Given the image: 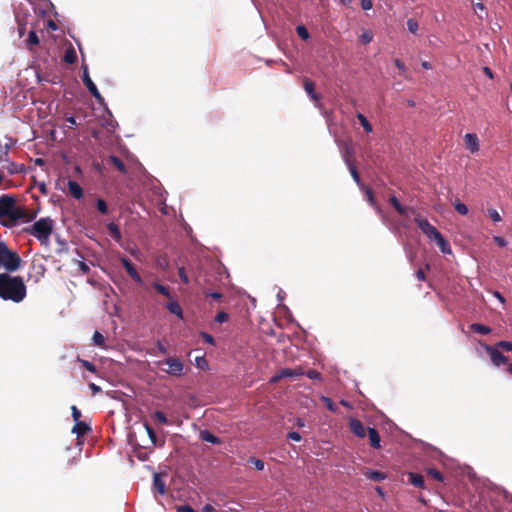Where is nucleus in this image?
<instances>
[{
    "mask_svg": "<svg viewBox=\"0 0 512 512\" xmlns=\"http://www.w3.org/2000/svg\"><path fill=\"white\" fill-rule=\"evenodd\" d=\"M306 375L309 379H312V380L321 379V374L317 370H314V369L307 371Z\"/></svg>",
    "mask_w": 512,
    "mask_h": 512,
    "instance_id": "nucleus-52",
    "label": "nucleus"
},
{
    "mask_svg": "<svg viewBox=\"0 0 512 512\" xmlns=\"http://www.w3.org/2000/svg\"><path fill=\"white\" fill-rule=\"evenodd\" d=\"M200 512H215V508L211 504H206Z\"/></svg>",
    "mask_w": 512,
    "mask_h": 512,
    "instance_id": "nucleus-64",
    "label": "nucleus"
},
{
    "mask_svg": "<svg viewBox=\"0 0 512 512\" xmlns=\"http://www.w3.org/2000/svg\"><path fill=\"white\" fill-rule=\"evenodd\" d=\"M157 366L165 364L168 366L167 369H162L165 373L170 376L180 377L184 374V365L183 362L176 357H168L163 361L155 362Z\"/></svg>",
    "mask_w": 512,
    "mask_h": 512,
    "instance_id": "nucleus-5",
    "label": "nucleus"
},
{
    "mask_svg": "<svg viewBox=\"0 0 512 512\" xmlns=\"http://www.w3.org/2000/svg\"><path fill=\"white\" fill-rule=\"evenodd\" d=\"M321 401L323 402V404L326 406V408L331 411V412H337L338 411V407L336 406V404L331 400V398L327 397V396H322L321 397Z\"/></svg>",
    "mask_w": 512,
    "mask_h": 512,
    "instance_id": "nucleus-34",
    "label": "nucleus"
},
{
    "mask_svg": "<svg viewBox=\"0 0 512 512\" xmlns=\"http://www.w3.org/2000/svg\"><path fill=\"white\" fill-rule=\"evenodd\" d=\"M78 362H80L81 365L89 372H91V373L97 372V368L92 362H90L88 360L80 359V358H78Z\"/></svg>",
    "mask_w": 512,
    "mask_h": 512,
    "instance_id": "nucleus-38",
    "label": "nucleus"
},
{
    "mask_svg": "<svg viewBox=\"0 0 512 512\" xmlns=\"http://www.w3.org/2000/svg\"><path fill=\"white\" fill-rule=\"evenodd\" d=\"M426 472L429 476H431L432 478L439 482H442L444 480L442 473L435 468H428Z\"/></svg>",
    "mask_w": 512,
    "mask_h": 512,
    "instance_id": "nucleus-37",
    "label": "nucleus"
},
{
    "mask_svg": "<svg viewBox=\"0 0 512 512\" xmlns=\"http://www.w3.org/2000/svg\"><path fill=\"white\" fill-rule=\"evenodd\" d=\"M166 308L169 310L170 313L176 315L178 318L183 317L182 308L177 301H171L167 303Z\"/></svg>",
    "mask_w": 512,
    "mask_h": 512,
    "instance_id": "nucleus-25",
    "label": "nucleus"
},
{
    "mask_svg": "<svg viewBox=\"0 0 512 512\" xmlns=\"http://www.w3.org/2000/svg\"><path fill=\"white\" fill-rule=\"evenodd\" d=\"M356 117L366 133H371L373 131L372 125L362 113H358Z\"/></svg>",
    "mask_w": 512,
    "mask_h": 512,
    "instance_id": "nucleus-29",
    "label": "nucleus"
},
{
    "mask_svg": "<svg viewBox=\"0 0 512 512\" xmlns=\"http://www.w3.org/2000/svg\"><path fill=\"white\" fill-rule=\"evenodd\" d=\"M200 438H201V440L211 443V444H219L220 443V439L217 436H215L214 434H212L211 432H209L208 430H202L200 432Z\"/></svg>",
    "mask_w": 512,
    "mask_h": 512,
    "instance_id": "nucleus-24",
    "label": "nucleus"
},
{
    "mask_svg": "<svg viewBox=\"0 0 512 512\" xmlns=\"http://www.w3.org/2000/svg\"><path fill=\"white\" fill-rule=\"evenodd\" d=\"M71 412H72V418L75 422H78L80 421V417H81V411L75 406L73 405L71 407Z\"/></svg>",
    "mask_w": 512,
    "mask_h": 512,
    "instance_id": "nucleus-54",
    "label": "nucleus"
},
{
    "mask_svg": "<svg viewBox=\"0 0 512 512\" xmlns=\"http://www.w3.org/2000/svg\"><path fill=\"white\" fill-rule=\"evenodd\" d=\"M496 347L502 348L505 351H512V342L509 341H500L495 344Z\"/></svg>",
    "mask_w": 512,
    "mask_h": 512,
    "instance_id": "nucleus-48",
    "label": "nucleus"
},
{
    "mask_svg": "<svg viewBox=\"0 0 512 512\" xmlns=\"http://www.w3.org/2000/svg\"><path fill=\"white\" fill-rule=\"evenodd\" d=\"M373 39V35L370 31H364L362 33V35L360 36V41L363 43V44H368L372 41Z\"/></svg>",
    "mask_w": 512,
    "mask_h": 512,
    "instance_id": "nucleus-46",
    "label": "nucleus"
},
{
    "mask_svg": "<svg viewBox=\"0 0 512 512\" xmlns=\"http://www.w3.org/2000/svg\"><path fill=\"white\" fill-rule=\"evenodd\" d=\"M178 275L181 279V281L184 283V284H188L189 283V278L186 274V271H185V268L184 267H180L178 269Z\"/></svg>",
    "mask_w": 512,
    "mask_h": 512,
    "instance_id": "nucleus-51",
    "label": "nucleus"
},
{
    "mask_svg": "<svg viewBox=\"0 0 512 512\" xmlns=\"http://www.w3.org/2000/svg\"><path fill=\"white\" fill-rule=\"evenodd\" d=\"M367 434H368L370 445L375 449H379L381 447V444H380L381 439H380V435H379L378 431L373 427H368Z\"/></svg>",
    "mask_w": 512,
    "mask_h": 512,
    "instance_id": "nucleus-13",
    "label": "nucleus"
},
{
    "mask_svg": "<svg viewBox=\"0 0 512 512\" xmlns=\"http://www.w3.org/2000/svg\"><path fill=\"white\" fill-rule=\"evenodd\" d=\"M287 437H288V439L297 441V442L301 440V435L295 431L289 432Z\"/></svg>",
    "mask_w": 512,
    "mask_h": 512,
    "instance_id": "nucleus-60",
    "label": "nucleus"
},
{
    "mask_svg": "<svg viewBox=\"0 0 512 512\" xmlns=\"http://www.w3.org/2000/svg\"><path fill=\"white\" fill-rule=\"evenodd\" d=\"M27 289L21 276H12L8 272L0 274V298L20 303L26 297Z\"/></svg>",
    "mask_w": 512,
    "mask_h": 512,
    "instance_id": "nucleus-1",
    "label": "nucleus"
},
{
    "mask_svg": "<svg viewBox=\"0 0 512 512\" xmlns=\"http://www.w3.org/2000/svg\"><path fill=\"white\" fill-rule=\"evenodd\" d=\"M349 428L351 432L359 438H364L366 436L367 429L364 427L363 423L356 418L349 419Z\"/></svg>",
    "mask_w": 512,
    "mask_h": 512,
    "instance_id": "nucleus-8",
    "label": "nucleus"
},
{
    "mask_svg": "<svg viewBox=\"0 0 512 512\" xmlns=\"http://www.w3.org/2000/svg\"><path fill=\"white\" fill-rule=\"evenodd\" d=\"M430 240L437 241L442 234L435 228L431 229V231L426 235Z\"/></svg>",
    "mask_w": 512,
    "mask_h": 512,
    "instance_id": "nucleus-50",
    "label": "nucleus"
},
{
    "mask_svg": "<svg viewBox=\"0 0 512 512\" xmlns=\"http://www.w3.org/2000/svg\"><path fill=\"white\" fill-rule=\"evenodd\" d=\"M27 210L16 206L15 199L10 195L0 197V218L1 223L6 227H14L20 219L25 217Z\"/></svg>",
    "mask_w": 512,
    "mask_h": 512,
    "instance_id": "nucleus-2",
    "label": "nucleus"
},
{
    "mask_svg": "<svg viewBox=\"0 0 512 512\" xmlns=\"http://www.w3.org/2000/svg\"><path fill=\"white\" fill-rule=\"evenodd\" d=\"M91 430V427L83 421L75 422V425L72 428V432L77 436H83Z\"/></svg>",
    "mask_w": 512,
    "mask_h": 512,
    "instance_id": "nucleus-21",
    "label": "nucleus"
},
{
    "mask_svg": "<svg viewBox=\"0 0 512 512\" xmlns=\"http://www.w3.org/2000/svg\"><path fill=\"white\" fill-rule=\"evenodd\" d=\"M54 229V221L49 218H40L29 227H25L23 231L37 238L41 244L47 245Z\"/></svg>",
    "mask_w": 512,
    "mask_h": 512,
    "instance_id": "nucleus-3",
    "label": "nucleus"
},
{
    "mask_svg": "<svg viewBox=\"0 0 512 512\" xmlns=\"http://www.w3.org/2000/svg\"><path fill=\"white\" fill-rule=\"evenodd\" d=\"M96 208L101 214L105 215L108 213L107 203L103 199H97Z\"/></svg>",
    "mask_w": 512,
    "mask_h": 512,
    "instance_id": "nucleus-39",
    "label": "nucleus"
},
{
    "mask_svg": "<svg viewBox=\"0 0 512 512\" xmlns=\"http://www.w3.org/2000/svg\"><path fill=\"white\" fill-rule=\"evenodd\" d=\"M228 319H229V315L224 311L218 312L215 317V321L218 323L226 322V321H228Z\"/></svg>",
    "mask_w": 512,
    "mask_h": 512,
    "instance_id": "nucleus-49",
    "label": "nucleus"
},
{
    "mask_svg": "<svg viewBox=\"0 0 512 512\" xmlns=\"http://www.w3.org/2000/svg\"><path fill=\"white\" fill-rule=\"evenodd\" d=\"M414 222L417 224L419 229L423 232V234L427 235L431 229H433V225L429 223V221L423 218L420 214H417L414 218Z\"/></svg>",
    "mask_w": 512,
    "mask_h": 512,
    "instance_id": "nucleus-15",
    "label": "nucleus"
},
{
    "mask_svg": "<svg viewBox=\"0 0 512 512\" xmlns=\"http://www.w3.org/2000/svg\"><path fill=\"white\" fill-rule=\"evenodd\" d=\"M107 164L113 165L120 173L127 174V168L124 162L115 155H110L107 158Z\"/></svg>",
    "mask_w": 512,
    "mask_h": 512,
    "instance_id": "nucleus-19",
    "label": "nucleus"
},
{
    "mask_svg": "<svg viewBox=\"0 0 512 512\" xmlns=\"http://www.w3.org/2000/svg\"><path fill=\"white\" fill-rule=\"evenodd\" d=\"M79 269L82 271L83 274H87L90 271L89 266L82 261L79 262Z\"/></svg>",
    "mask_w": 512,
    "mask_h": 512,
    "instance_id": "nucleus-63",
    "label": "nucleus"
},
{
    "mask_svg": "<svg viewBox=\"0 0 512 512\" xmlns=\"http://www.w3.org/2000/svg\"><path fill=\"white\" fill-rule=\"evenodd\" d=\"M205 297H211L212 299L216 301H221L223 298L222 293L220 292H211V291H204Z\"/></svg>",
    "mask_w": 512,
    "mask_h": 512,
    "instance_id": "nucleus-47",
    "label": "nucleus"
},
{
    "mask_svg": "<svg viewBox=\"0 0 512 512\" xmlns=\"http://www.w3.org/2000/svg\"><path fill=\"white\" fill-rule=\"evenodd\" d=\"M493 239L494 242L500 247H505L507 245V241L501 236H495Z\"/></svg>",
    "mask_w": 512,
    "mask_h": 512,
    "instance_id": "nucleus-59",
    "label": "nucleus"
},
{
    "mask_svg": "<svg viewBox=\"0 0 512 512\" xmlns=\"http://www.w3.org/2000/svg\"><path fill=\"white\" fill-rule=\"evenodd\" d=\"M82 80H83V83L84 85L86 86V88L88 89V91L98 100V101H101L103 100L100 92L98 91L96 85L94 84V82L91 80L90 76H89V72H88V69L87 67L85 66L84 67V71H83V76H82Z\"/></svg>",
    "mask_w": 512,
    "mask_h": 512,
    "instance_id": "nucleus-7",
    "label": "nucleus"
},
{
    "mask_svg": "<svg viewBox=\"0 0 512 512\" xmlns=\"http://www.w3.org/2000/svg\"><path fill=\"white\" fill-rule=\"evenodd\" d=\"M345 161H346V163H347V165H348V167H349V171H350V174H351L352 178L354 179V181H355L358 185H360V176H359V173H358V171H357V169H356L355 165H354V164H352V163L349 161V159H348V157H347V156H345Z\"/></svg>",
    "mask_w": 512,
    "mask_h": 512,
    "instance_id": "nucleus-32",
    "label": "nucleus"
},
{
    "mask_svg": "<svg viewBox=\"0 0 512 512\" xmlns=\"http://www.w3.org/2000/svg\"><path fill=\"white\" fill-rule=\"evenodd\" d=\"M153 287H154V289H155L159 294H161V295H163V296H165V297H167V298H169V299H170V298H172V295H171V293H170L169 289H168L166 286H164V285H162V284H160V283H158V282H155V283L153 284Z\"/></svg>",
    "mask_w": 512,
    "mask_h": 512,
    "instance_id": "nucleus-33",
    "label": "nucleus"
},
{
    "mask_svg": "<svg viewBox=\"0 0 512 512\" xmlns=\"http://www.w3.org/2000/svg\"><path fill=\"white\" fill-rule=\"evenodd\" d=\"M373 6L372 0H361V8L363 10H370Z\"/></svg>",
    "mask_w": 512,
    "mask_h": 512,
    "instance_id": "nucleus-61",
    "label": "nucleus"
},
{
    "mask_svg": "<svg viewBox=\"0 0 512 512\" xmlns=\"http://www.w3.org/2000/svg\"><path fill=\"white\" fill-rule=\"evenodd\" d=\"M200 336L203 338V340L208 343V344H211L213 345L214 344V338L212 337V335L206 333V332H201L200 333Z\"/></svg>",
    "mask_w": 512,
    "mask_h": 512,
    "instance_id": "nucleus-56",
    "label": "nucleus"
},
{
    "mask_svg": "<svg viewBox=\"0 0 512 512\" xmlns=\"http://www.w3.org/2000/svg\"><path fill=\"white\" fill-rule=\"evenodd\" d=\"M21 263L19 254L0 240V268L3 267L7 272H15L21 267Z\"/></svg>",
    "mask_w": 512,
    "mask_h": 512,
    "instance_id": "nucleus-4",
    "label": "nucleus"
},
{
    "mask_svg": "<svg viewBox=\"0 0 512 512\" xmlns=\"http://www.w3.org/2000/svg\"><path fill=\"white\" fill-rule=\"evenodd\" d=\"M296 32L298 34V36L302 39V40H308L310 38V34L308 32V30L306 29L305 26L303 25H298L296 27Z\"/></svg>",
    "mask_w": 512,
    "mask_h": 512,
    "instance_id": "nucleus-36",
    "label": "nucleus"
},
{
    "mask_svg": "<svg viewBox=\"0 0 512 512\" xmlns=\"http://www.w3.org/2000/svg\"><path fill=\"white\" fill-rule=\"evenodd\" d=\"M487 214L494 222H500L502 220L500 214L497 212L496 209L489 208L487 210Z\"/></svg>",
    "mask_w": 512,
    "mask_h": 512,
    "instance_id": "nucleus-42",
    "label": "nucleus"
},
{
    "mask_svg": "<svg viewBox=\"0 0 512 512\" xmlns=\"http://www.w3.org/2000/svg\"><path fill=\"white\" fill-rule=\"evenodd\" d=\"M107 228H108V231L110 233V235L112 236L113 239L115 240H120L121 238V232L119 230V227L117 224L111 222L107 225Z\"/></svg>",
    "mask_w": 512,
    "mask_h": 512,
    "instance_id": "nucleus-31",
    "label": "nucleus"
},
{
    "mask_svg": "<svg viewBox=\"0 0 512 512\" xmlns=\"http://www.w3.org/2000/svg\"><path fill=\"white\" fill-rule=\"evenodd\" d=\"M454 208L461 215H466L468 213V208L464 203L456 202L454 204Z\"/></svg>",
    "mask_w": 512,
    "mask_h": 512,
    "instance_id": "nucleus-44",
    "label": "nucleus"
},
{
    "mask_svg": "<svg viewBox=\"0 0 512 512\" xmlns=\"http://www.w3.org/2000/svg\"><path fill=\"white\" fill-rule=\"evenodd\" d=\"M249 463L253 464L254 467L261 471L264 469V462L261 460V459H257L255 457H251L249 460H248Z\"/></svg>",
    "mask_w": 512,
    "mask_h": 512,
    "instance_id": "nucleus-43",
    "label": "nucleus"
},
{
    "mask_svg": "<svg viewBox=\"0 0 512 512\" xmlns=\"http://www.w3.org/2000/svg\"><path fill=\"white\" fill-rule=\"evenodd\" d=\"M407 29L409 30V32L415 34L418 31V22L413 18L408 19Z\"/></svg>",
    "mask_w": 512,
    "mask_h": 512,
    "instance_id": "nucleus-40",
    "label": "nucleus"
},
{
    "mask_svg": "<svg viewBox=\"0 0 512 512\" xmlns=\"http://www.w3.org/2000/svg\"><path fill=\"white\" fill-rule=\"evenodd\" d=\"M93 342L96 346H99L101 348L105 347V338L104 336L99 332L95 331L93 334Z\"/></svg>",
    "mask_w": 512,
    "mask_h": 512,
    "instance_id": "nucleus-35",
    "label": "nucleus"
},
{
    "mask_svg": "<svg viewBox=\"0 0 512 512\" xmlns=\"http://www.w3.org/2000/svg\"><path fill=\"white\" fill-rule=\"evenodd\" d=\"M121 263L123 267L125 268L128 275L138 284L142 283V278L133 266L132 262L128 258H121Z\"/></svg>",
    "mask_w": 512,
    "mask_h": 512,
    "instance_id": "nucleus-9",
    "label": "nucleus"
},
{
    "mask_svg": "<svg viewBox=\"0 0 512 512\" xmlns=\"http://www.w3.org/2000/svg\"><path fill=\"white\" fill-rule=\"evenodd\" d=\"M154 418L159 422V424H162V425L168 424V419H167L166 415L161 411H155Z\"/></svg>",
    "mask_w": 512,
    "mask_h": 512,
    "instance_id": "nucleus-41",
    "label": "nucleus"
},
{
    "mask_svg": "<svg viewBox=\"0 0 512 512\" xmlns=\"http://www.w3.org/2000/svg\"><path fill=\"white\" fill-rule=\"evenodd\" d=\"M196 366L200 369H204L205 367H207V361L205 360L204 357H197Z\"/></svg>",
    "mask_w": 512,
    "mask_h": 512,
    "instance_id": "nucleus-57",
    "label": "nucleus"
},
{
    "mask_svg": "<svg viewBox=\"0 0 512 512\" xmlns=\"http://www.w3.org/2000/svg\"><path fill=\"white\" fill-rule=\"evenodd\" d=\"M414 222L417 224L419 229L423 232V234L427 235L431 229H433V225L429 223V221L423 218L420 214H417L414 218Z\"/></svg>",
    "mask_w": 512,
    "mask_h": 512,
    "instance_id": "nucleus-14",
    "label": "nucleus"
},
{
    "mask_svg": "<svg viewBox=\"0 0 512 512\" xmlns=\"http://www.w3.org/2000/svg\"><path fill=\"white\" fill-rule=\"evenodd\" d=\"M366 195H367V199L369 201V203L374 206L375 205V199H374V195H373V192L370 188H366Z\"/></svg>",
    "mask_w": 512,
    "mask_h": 512,
    "instance_id": "nucleus-62",
    "label": "nucleus"
},
{
    "mask_svg": "<svg viewBox=\"0 0 512 512\" xmlns=\"http://www.w3.org/2000/svg\"><path fill=\"white\" fill-rule=\"evenodd\" d=\"M303 87L313 101H318L320 96L315 92V84L309 78H304Z\"/></svg>",
    "mask_w": 512,
    "mask_h": 512,
    "instance_id": "nucleus-17",
    "label": "nucleus"
},
{
    "mask_svg": "<svg viewBox=\"0 0 512 512\" xmlns=\"http://www.w3.org/2000/svg\"><path fill=\"white\" fill-rule=\"evenodd\" d=\"M469 328L473 332L482 334V335H487V334L491 333V331H492L490 327L480 324V323H473L469 326Z\"/></svg>",
    "mask_w": 512,
    "mask_h": 512,
    "instance_id": "nucleus-26",
    "label": "nucleus"
},
{
    "mask_svg": "<svg viewBox=\"0 0 512 512\" xmlns=\"http://www.w3.org/2000/svg\"><path fill=\"white\" fill-rule=\"evenodd\" d=\"M483 347H484L485 351L488 353V355H489V357L491 359V362L495 366L505 365V364L508 363V357L505 356L504 354H502L498 350V347L490 346V345H487V344H483Z\"/></svg>",
    "mask_w": 512,
    "mask_h": 512,
    "instance_id": "nucleus-6",
    "label": "nucleus"
},
{
    "mask_svg": "<svg viewBox=\"0 0 512 512\" xmlns=\"http://www.w3.org/2000/svg\"><path fill=\"white\" fill-rule=\"evenodd\" d=\"M408 481L417 488L425 489L424 478L422 475L414 472L408 473Z\"/></svg>",
    "mask_w": 512,
    "mask_h": 512,
    "instance_id": "nucleus-20",
    "label": "nucleus"
},
{
    "mask_svg": "<svg viewBox=\"0 0 512 512\" xmlns=\"http://www.w3.org/2000/svg\"><path fill=\"white\" fill-rule=\"evenodd\" d=\"M394 64L399 69V71L402 75L406 74V66L401 60L395 59Z\"/></svg>",
    "mask_w": 512,
    "mask_h": 512,
    "instance_id": "nucleus-55",
    "label": "nucleus"
},
{
    "mask_svg": "<svg viewBox=\"0 0 512 512\" xmlns=\"http://www.w3.org/2000/svg\"><path fill=\"white\" fill-rule=\"evenodd\" d=\"M162 477L163 475L161 473H155L153 476V488L160 495H164L166 493V484Z\"/></svg>",
    "mask_w": 512,
    "mask_h": 512,
    "instance_id": "nucleus-12",
    "label": "nucleus"
},
{
    "mask_svg": "<svg viewBox=\"0 0 512 512\" xmlns=\"http://www.w3.org/2000/svg\"><path fill=\"white\" fill-rule=\"evenodd\" d=\"M302 375H304V371L301 368H299V369L285 368V369L280 370L279 373L271 379V381L276 382L279 379H282L284 377H298V376H302Z\"/></svg>",
    "mask_w": 512,
    "mask_h": 512,
    "instance_id": "nucleus-11",
    "label": "nucleus"
},
{
    "mask_svg": "<svg viewBox=\"0 0 512 512\" xmlns=\"http://www.w3.org/2000/svg\"><path fill=\"white\" fill-rule=\"evenodd\" d=\"M177 512H197L190 505L177 506Z\"/></svg>",
    "mask_w": 512,
    "mask_h": 512,
    "instance_id": "nucleus-58",
    "label": "nucleus"
},
{
    "mask_svg": "<svg viewBox=\"0 0 512 512\" xmlns=\"http://www.w3.org/2000/svg\"><path fill=\"white\" fill-rule=\"evenodd\" d=\"M145 427H146V431L148 433L149 438L151 439L152 443L155 444L157 436H156L154 429L147 424L145 425Z\"/></svg>",
    "mask_w": 512,
    "mask_h": 512,
    "instance_id": "nucleus-53",
    "label": "nucleus"
},
{
    "mask_svg": "<svg viewBox=\"0 0 512 512\" xmlns=\"http://www.w3.org/2000/svg\"><path fill=\"white\" fill-rule=\"evenodd\" d=\"M68 192L75 199H81L83 197V189L82 187L73 180L68 181Z\"/></svg>",
    "mask_w": 512,
    "mask_h": 512,
    "instance_id": "nucleus-18",
    "label": "nucleus"
},
{
    "mask_svg": "<svg viewBox=\"0 0 512 512\" xmlns=\"http://www.w3.org/2000/svg\"><path fill=\"white\" fill-rule=\"evenodd\" d=\"M10 174H18L22 172V166H19L13 162H9V166L7 167Z\"/></svg>",
    "mask_w": 512,
    "mask_h": 512,
    "instance_id": "nucleus-45",
    "label": "nucleus"
},
{
    "mask_svg": "<svg viewBox=\"0 0 512 512\" xmlns=\"http://www.w3.org/2000/svg\"><path fill=\"white\" fill-rule=\"evenodd\" d=\"M439 249L444 254H451L450 244L445 240L443 236L439 237L437 241H435Z\"/></svg>",
    "mask_w": 512,
    "mask_h": 512,
    "instance_id": "nucleus-27",
    "label": "nucleus"
},
{
    "mask_svg": "<svg viewBox=\"0 0 512 512\" xmlns=\"http://www.w3.org/2000/svg\"><path fill=\"white\" fill-rule=\"evenodd\" d=\"M63 60L65 63L67 64H74L76 61H77V54H76V51L74 49V47L72 45H70L65 53H64V57H63Z\"/></svg>",
    "mask_w": 512,
    "mask_h": 512,
    "instance_id": "nucleus-22",
    "label": "nucleus"
},
{
    "mask_svg": "<svg viewBox=\"0 0 512 512\" xmlns=\"http://www.w3.org/2000/svg\"><path fill=\"white\" fill-rule=\"evenodd\" d=\"M464 143H465L466 148L471 153H476L479 151V139L476 134H474V133L465 134Z\"/></svg>",
    "mask_w": 512,
    "mask_h": 512,
    "instance_id": "nucleus-10",
    "label": "nucleus"
},
{
    "mask_svg": "<svg viewBox=\"0 0 512 512\" xmlns=\"http://www.w3.org/2000/svg\"><path fill=\"white\" fill-rule=\"evenodd\" d=\"M414 222L417 224L419 229L423 232V234L427 235L431 229H433V225L429 223V221L423 218L420 214H417L414 218Z\"/></svg>",
    "mask_w": 512,
    "mask_h": 512,
    "instance_id": "nucleus-16",
    "label": "nucleus"
},
{
    "mask_svg": "<svg viewBox=\"0 0 512 512\" xmlns=\"http://www.w3.org/2000/svg\"><path fill=\"white\" fill-rule=\"evenodd\" d=\"M39 44V37L34 30H31L28 34V38L26 40V45L29 50H32V46Z\"/></svg>",
    "mask_w": 512,
    "mask_h": 512,
    "instance_id": "nucleus-28",
    "label": "nucleus"
},
{
    "mask_svg": "<svg viewBox=\"0 0 512 512\" xmlns=\"http://www.w3.org/2000/svg\"><path fill=\"white\" fill-rule=\"evenodd\" d=\"M389 203L400 215L407 216L408 209L402 206L394 195L389 198Z\"/></svg>",
    "mask_w": 512,
    "mask_h": 512,
    "instance_id": "nucleus-23",
    "label": "nucleus"
},
{
    "mask_svg": "<svg viewBox=\"0 0 512 512\" xmlns=\"http://www.w3.org/2000/svg\"><path fill=\"white\" fill-rule=\"evenodd\" d=\"M365 475L368 479L373 480V481H381L386 478L384 473H382L380 471H376V470H369L365 473Z\"/></svg>",
    "mask_w": 512,
    "mask_h": 512,
    "instance_id": "nucleus-30",
    "label": "nucleus"
}]
</instances>
